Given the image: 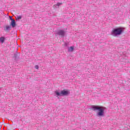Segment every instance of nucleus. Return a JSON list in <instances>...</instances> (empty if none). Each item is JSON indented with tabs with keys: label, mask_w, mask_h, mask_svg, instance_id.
<instances>
[{
	"label": "nucleus",
	"mask_w": 130,
	"mask_h": 130,
	"mask_svg": "<svg viewBox=\"0 0 130 130\" xmlns=\"http://www.w3.org/2000/svg\"><path fill=\"white\" fill-rule=\"evenodd\" d=\"M35 68L36 70H38V69H39V66H38V65H36L35 66Z\"/></svg>",
	"instance_id": "10"
},
{
	"label": "nucleus",
	"mask_w": 130,
	"mask_h": 130,
	"mask_svg": "<svg viewBox=\"0 0 130 130\" xmlns=\"http://www.w3.org/2000/svg\"><path fill=\"white\" fill-rule=\"evenodd\" d=\"M123 28H117L113 29L111 32L112 35L113 36H117V35H120L122 34Z\"/></svg>",
	"instance_id": "2"
},
{
	"label": "nucleus",
	"mask_w": 130,
	"mask_h": 130,
	"mask_svg": "<svg viewBox=\"0 0 130 130\" xmlns=\"http://www.w3.org/2000/svg\"><path fill=\"white\" fill-rule=\"evenodd\" d=\"M0 41H1V42H2V43H4V42H5V38H3V37L1 38Z\"/></svg>",
	"instance_id": "7"
},
{
	"label": "nucleus",
	"mask_w": 130,
	"mask_h": 130,
	"mask_svg": "<svg viewBox=\"0 0 130 130\" xmlns=\"http://www.w3.org/2000/svg\"><path fill=\"white\" fill-rule=\"evenodd\" d=\"M56 95L57 96H66V95H68L70 94L69 91H67L66 90H63L61 91L60 93L58 92V91H55Z\"/></svg>",
	"instance_id": "3"
},
{
	"label": "nucleus",
	"mask_w": 130,
	"mask_h": 130,
	"mask_svg": "<svg viewBox=\"0 0 130 130\" xmlns=\"http://www.w3.org/2000/svg\"><path fill=\"white\" fill-rule=\"evenodd\" d=\"M10 19L11 21L14 20V19H13V18H12V16H10Z\"/></svg>",
	"instance_id": "11"
},
{
	"label": "nucleus",
	"mask_w": 130,
	"mask_h": 130,
	"mask_svg": "<svg viewBox=\"0 0 130 130\" xmlns=\"http://www.w3.org/2000/svg\"><path fill=\"white\" fill-rule=\"evenodd\" d=\"M11 25L13 28L16 26V22L15 21V20L11 21Z\"/></svg>",
	"instance_id": "5"
},
{
	"label": "nucleus",
	"mask_w": 130,
	"mask_h": 130,
	"mask_svg": "<svg viewBox=\"0 0 130 130\" xmlns=\"http://www.w3.org/2000/svg\"><path fill=\"white\" fill-rule=\"evenodd\" d=\"M92 109L94 111H95V110H99V112L98 113V115L99 116H103V114L104 113V110L103 109V108L98 107L97 106H93L92 107Z\"/></svg>",
	"instance_id": "1"
},
{
	"label": "nucleus",
	"mask_w": 130,
	"mask_h": 130,
	"mask_svg": "<svg viewBox=\"0 0 130 130\" xmlns=\"http://www.w3.org/2000/svg\"><path fill=\"white\" fill-rule=\"evenodd\" d=\"M11 27H9V26H6L5 27V31H10V29Z\"/></svg>",
	"instance_id": "9"
},
{
	"label": "nucleus",
	"mask_w": 130,
	"mask_h": 130,
	"mask_svg": "<svg viewBox=\"0 0 130 130\" xmlns=\"http://www.w3.org/2000/svg\"><path fill=\"white\" fill-rule=\"evenodd\" d=\"M16 19L17 20H21V19H22V16L21 15L17 16Z\"/></svg>",
	"instance_id": "8"
},
{
	"label": "nucleus",
	"mask_w": 130,
	"mask_h": 130,
	"mask_svg": "<svg viewBox=\"0 0 130 130\" xmlns=\"http://www.w3.org/2000/svg\"><path fill=\"white\" fill-rule=\"evenodd\" d=\"M65 34H66V31L62 30H60L58 32V35H59V36H61V37H63Z\"/></svg>",
	"instance_id": "4"
},
{
	"label": "nucleus",
	"mask_w": 130,
	"mask_h": 130,
	"mask_svg": "<svg viewBox=\"0 0 130 130\" xmlns=\"http://www.w3.org/2000/svg\"><path fill=\"white\" fill-rule=\"evenodd\" d=\"M60 5H61V3H58V4H57V6H60Z\"/></svg>",
	"instance_id": "12"
},
{
	"label": "nucleus",
	"mask_w": 130,
	"mask_h": 130,
	"mask_svg": "<svg viewBox=\"0 0 130 130\" xmlns=\"http://www.w3.org/2000/svg\"><path fill=\"white\" fill-rule=\"evenodd\" d=\"M68 51H69V52H73V51H74V47H70L69 49H68Z\"/></svg>",
	"instance_id": "6"
}]
</instances>
